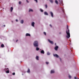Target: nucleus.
I'll return each mask as SVG.
<instances>
[{"label":"nucleus","mask_w":79,"mask_h":79,"mask_svg":"<svg viewBox=\"0 0 79 79\" xmlns=\"http://www.w3.org/2000/svg\"><path fill=\"white\" fill-rule=\"evenodd\" d=\"M67 29L66 33L67 35L66 36V37L67 39H69V38L70 37V33H69V30L68 29V26H67Z\"/></svg>","instance_id":"obj_1"},{"label":"nucleus","mask_w":79,"mask_h":79,"mask_svg":"<svg viewBox=\"0 0 79 79\" xmlns=\"http://www.w3.org/2000/svg\"><path fill=\"white\" fill-rule=\"evenodd\" d=\"M33 45L34 47H39V42L37 41H35L33 42Z\"/></svg>","instance_id":"obj_2"},{"label":"nucleus","mask_w":79,"mask_h":79,"mask_svg":"<svg viewBox=\"0 0 79 79\" xmlns=\"http://www.w3.org/2000/svg\"><path fill=\"white\" fill-rule=\"evenodd\" d=\"M55 73V70L52 69L50 71L51 74H54V73Z\"/></svg>","instance_id":"obj_3"},{"label":"nucleus","mask_w":79,"mask_h":79,"mask_svg":"<svg viewBox=\"0 0 79 79\" xmlns=\"http://www.w3.org/2000/svg\"><path fill=\"white\" fill-rule=\"evenodd\" d=\"M50 15H51L52 18H53V13L52 11H50L49 12Z\"/></svg>","instance_id":"obj_4"},{"label":"nucleus","mask_w":79,"mask_h":79,"mask_svg":"<svg viewBox=\"0 0 79 79\" xmlns=\"http://www.w3.org/2000/svg\"><path fill=\"white\" fill-rule=\"evenodd\" d=\"M34 10L32 8H30L29 9L28 12H33Z\"/></svg>","instance_id":"obj_5"},{"label":"nucleus","mask_w":79,"mask_h":79,"mask_svg":"<svg viewBox=\"0 0 79 79\" xmlns=\"http://www.w3.org/2000/svg\"><path fill=\"white\" fill-rule=\"evenodd\" d=\"M34 24H35V22H31V26L33 27H34Z\"/></svg>","instance_id":"obj_6"},{"label":"nucleus","mask_w":79,"mask_h":79,"mask_svg":"<svg viewBox=\"0 0 79 79\" xmlns=\"http://www.w3.org/2000/svg\"><path fill=\"white\" fill-rule=\"evenodd\" d=\"M53 56H54L55 57H56V58H59V56L56 54H54Z\"/></svg>","instance_id":"obj_7"},{"label":"nucleus","mask_w":79,"mask_h":79,"mask_svg":"<svg viewBox=\"0 0 79 79\" xmlns=\"http://www.w3.org/2000/svg\"><path fill=\"white\" fill-rule=\"evenodd\" d=\"M48 40L49 42V43H50V44H53V41H51L49 39H48Z\"/></svg>","instance_id":"obj_8"},{"label":"nucleus","mask_w":79,"mask_h":79,"mask_svg":"<svg viewBox=\"0 0 79 79\" xmlns=\"http://www.w3.org/2000/svg\"><path fill=\"white\" fill-rule=\"evenodd\" d=\"M44 15H46L47 16H48V14L46 11H45L44 12Z\"/></svg>","instance_id":"obj_9"},{"label":"nucleus","mask_w":79,"mask_h":79,"mask_svg":"<svg viewBox=\"0 0 79 79\" xmlns=\"http://www.w3.org/2000/svg\"><path fill=\"white\" fill-rule=\"evenodd\" d=\"M25 35H26V36H29V37H30L31 34H30L28 33H26Z\"/></svg>","instance_id":"obj_10"},{"label":"nucleus","mask_w":79,"mask_h":79,"mask_svg":"<svg viewBox=\"0 0 79 79\" xmlns=\"http://www.w3.org/2000/svg\"><path fill=\"white\" fill-rule=\"evenodd\" d=\"M58 48V46H56L55 48H54V49L55 50H57V49Z\"/></svg>","instance_id":"obj_11"},{"label":"nucleus","mask_w":79,"mask_h":79,"mask_svg":"<svg viewBox=\"0 0 79 79\" xmlns=\"http://www.w3.org/2000/svg\"><path fill=\"white\" fill-rule=\"evenodd\" d=\"M20 23L21 24H23V23H24V20H21L20 21Z\"/></svg>","instance_id":"obj_12"},{"label":"nucleus","mask_w":79,"mask_h":79,"mask_svg":"<svg viewBox=\"0 0 79 79\" xmlns=\"http://www.w3.org/2000/svg\"><path fill=\"white\" fill-rule=\"evenodd\" d=\"M41 53H42L43 54H44V53H45L44 51L43 50L41 51Z\"/></svg>","instance_id":"obj_13"},{"label":"nucleus","mask_w":79,"mask_h":79,"mask_svg":"<svg viewBox=\"0 0 79 79\" xmlns=\"http://www.w3.org/2000/svg\"><path fill=\"white\" fill-rule=\"evenodd\" d=\"M55 3H56V5L58 4V1H57V0H56L55 1Z\"/></svg>","instance_id":"obj_14"},{"label":"nucleus","mask_w":79,"mask_h":79,"mask_svg":"<svg viewBox=\"0 0 79 79\" xmlns=\"http://www.w3.org/2000/svg\"><path fill=\"white\" fill-rule=\"evenodd\" d=\"M13 8L12 7H11V8H10V11L11 12H12V11H13Z\"/></svg>","instance_id":"obj_15"},{"label":"nucleus","mask_w":79,"mask_h":79,"mask_svg":"<svg viewBox=\"0 0 79 79\" xmlns=\"http://www.w3.org/2000/svg\"><path fill=\"white\" fill-rule=\"evenodd\" d=\"M36 59L37 60H39V56H36Z\"/></svg>","instance_id":"obj_16"},{"label":"nucleus","mask_w":79,"mask_h":79,"mask_svg":"<svg viewBox=\"0 0 79 79\" xmlns=\"http://www.w3.org/2000/svg\"><path fill=\"white\" fill-rule=\"evenodd\" d=\"M7 71H6V73H9V69H7Z\"/></svg>","instance_id":"obj_17"},{"label":"nucleus","mask_w":79,"mask_h":79,"mask_svg":"<svg viewBox=\"0 0 79 79\" xmlns=\"http://www.w3.org/2000/svg\"><path fill=\"white\" fill-rule=\"evenodd\" d=\"M47 55H50V53L48 52L47 53Z\"/></svg>","instance_id":"obj_18"},{"label":"nucleus","mask_w":79,"mask_h":79,"mask_svg":"<svg viewBox=\"0 0 79 79\" xmlns=\"http://www.w3.org/2000/svg\"><path fill=\"white\" fill-rule=\"evenodd\" d=\"M27 72L28 73H30V69H28V71H27Z\"/></svg>","instance_id":"obj_19"},{"label":"nucleus","mask_w":79,"mask_h":79,"mask_svg":"<svg viewBox=\"0 0 79 79\" xmlns=\"http://www.w3.org/2000/svg\"><path fill=\"white\" fill-rule=\"evenodd\" d=\"M40 10L41 12H43V11H44V10H43V9H40Z\"/></svg>","instance_id":"obj_20"},{"label":"nucleus","mask_w":79,"mask_h":79,"mask_svg":"<svg viewBox=\"0 0 79 79\" xmlns=\"http://www.w3.org/2000/svg\"><path fill=\"white\" fill-rule=\"evenodd\" d=\"M69 79H71V77H72L71 75H69Z\"/></svg>","instance_id":"obj_21"},{"label":"nucleus","mask_w":79,"mask_h":79,"mask_svg":"<svg viewBox=\"0 0 79 79\" xmlns=\"http://www.w3.org/2000/svg\"><path fill=\"white\" fill-rule=\"evenodd\" d=\"M74 79H78L79 78L77 77H74Z\"/></svg>","instance_id":"obj_22"},{"label":"nucleus","mask_w":79,"mask_h":79,"mask_svg":"<svg viewBox=\"0 0 79 79\" xmlns=\"http://www.w3.org/2000/svg\"><path fill=\"white\" fill-rule=\"evenodd\" d=\"M50 1L52 3L53 2V0H50Z\"/></svg>","instance_id":"obj_23"},{"label":"nucleus","mask_w":79,"mask_h":79,"mask_svg":"<svg viewBox=\"0 0 79 79\" xmlns=\"http://www.w3.org/2000/svg\"><path fill=\"white\" fill-rule=\"evenodd\" d=\"M39 50V48H36V50L38 51Z\"/></svg>","instance_id":"obj_24"},{"label":"nucleus","mask_w":79,"mask_h":79,"mask_svg":"<svg viewBox=\"0 0 79 79\" xmlns=\"http://www.w3.org/2000/svg\"><path fill=\"white\" fill-rule=\"evenodd\" d=\"M1 47H4V45H3V44H2L1 45Z\"/></svg>","instance_id":"obj_25"},{"label":"nucleus","mask_w":79,"mask_h":79,"mask_svg":"<svg viewBox=\"0 0 79 79\" xmlns=\"http://www.w3.org/2000/svg\"><path fill=\"white\" fill-rule=\"evenodd\" d=\"M8 69H9L8 68L6 69H5V71H8Z\"/></svg>","instance_id":"obj_26"},{"label":"nucleus","mask_w":79,"mask_h":79,"mask_svg":"<svg viewBox=\"0 0 79 79\" xmlns=\"http://www.w3.org/2000/svg\"><path fill=\"white\" fill-rule=\"evenodd\" d=\"M45 6V7L46 8H47V5L46 4Z\"/></svg>","instance_id":"obj_27"},{"label":"nucleus","mask_w":79,"mask_h":79,"mask_svg":"<svg viewBox=\"0 0 79 79\" xmlns=\"http://www.w3.org/2000/svg\"><path fill=\"white\" fill-rule=\"evenodd\" d=\"M26 1L27 3H29V1L28 0H26Z\"/></svg>","instance_id":"obj_28"},{"label":"nucleus","mask_w":79,"mask_h":79,"mask_svg":"<svg viewBox=\"0 0 79 79\" xmlns=\"http://www.w3.org/2000/svg\"><path fill=\"white\" fill-rule=\"evenodd\" d=\"M34 1H35V2H36V3H37V2H38V1H37V0H34Z\"/></svg>","instance_id":"obj_29"},{"label":"nucleus","mask_w":79,"mask_h":79,"mask_svg":"<svg viewBox=\"0 0 79 79\" xmlns=\"http://www.w3.org/2000/svg\"><path fill=\"white\" fill-rule=\"evenodd\" d=\"M44 35H46V32H44Z\"/></svg>","instance_id":"obj_30"},{"label":"nucleus","mask_w":79,"mask_h":79,"mask_svg":"<svg viewBox=\"0 0 79 79\" xmlns=\"http://www.w3.org/2000/svg\"><path fill=\"white\" fill-rule=\"evenodd\" d=\"M12 75H15V73H12Z\"/></svg>","instance_id":"obj_31"},{"label":"nucleus","mask_w":79,"mask_h":79,"mask_svg":"<svg viewBox=\"0 0 79 79\" xmlns=\"http://www.w3.org/2000/svg\"><path fill=\"white\" fill-rule=\"evenodd\" d=\"M21 1H19V4H21Z\"/></svg>","instance_id":"obj_32"},{"label":"nucleus","mask_w":79,"mask_h":79,"mask_svg":"<svg viewBox=\"0 0 79 79\" xmlns=\"http://www.w3.org/2000/svg\"><path fill=\"white\" fill-rule=\"evenodd\" d=\"M46 64H48L49 63H48V62H46Z\"/></svg>","instance_id":"obj_33"},{"label":"nucleus","mask_w":79,"mask_h":79,"mask_svg":"<svg viewBox=\"0 0 79 79\" xmlns=\"http://www.w3.org/2000/svg\"><path fill=\"white\" fill-rule=\"evenodd\" d=\"M16 22H18V19H16Z\"/></svg>","instance_id":"obj_34"},{"label":"nucleus","mask_w":79,"mask_h":79,"mask_svg":"<svg viewBox=\"0 0 79 79\" xmlns=\"http://www.w3.org/2000/svg\"><path fill=\"white\" fill-rule=\"evenodd\" d=\"M62 33L61 32H60L59 33V34H62Z\"/></svg>","instance_id":"obj_35"},{"label":"nucleus","mask_w":79,"mask_h":79,"mask_svg":"<svg viewBox=\"0 0 79 79\" xmlns=\"http://www.w3.org/2000/svg\"><path fill=\"white\" fill-rule=\"evenodd\" d=\"M49 26H50V27H52V25H51V24H50Z\"/></svg>","instance_id":"obj_36"},{"label":"nucleus","mask_w":79,"mask_h":79,"mask_svg":"<svg viewBox=\"0 0 79 79\" xmlns=\"http://www.w3.org/2000/svg\"><path fill=\"white\" fill-rule=\"evenodd\" d=\"M17 41H18V40H17L16 41V42H17Z\"/></svg>","instance_id":"obj_37"},{"label":"nucleus","mask_w":79,"mask_h":79,"mask_svg":"<svg viewBox=\"0 0 79 79\" xmlns=\"http://www.w3.org/2000/svg\"><path fill=\"white\" fill-rule=\"evenodd\" d=\"M55 45H56V43H55Z\"/></svg>","instance_id":"obj_38"},{"label":"nucleus","mask_w":79,"mask_h":79,"mask_svg":"<svg viewBox=\"0 0 79 79\" xmlns=\"http://www.w3.org/2000/svg\"><path fill=\"white\" fill-rule=\"evenodd\" d=\"M3 26H4V27H5V25H4Z\"/></svg>","instance_id":"obj_39"}]
</instances>
